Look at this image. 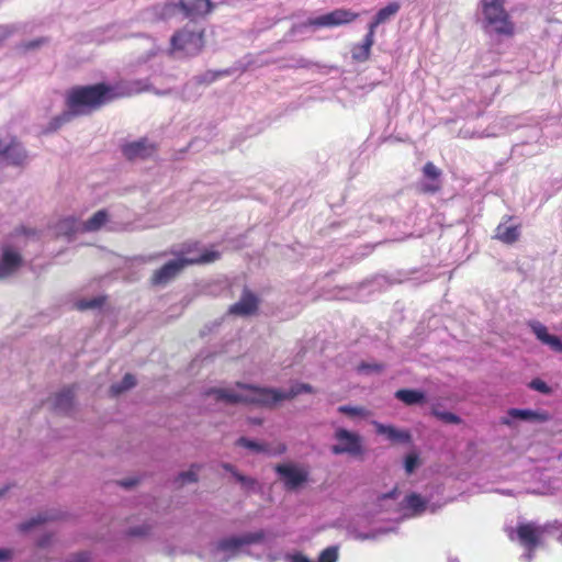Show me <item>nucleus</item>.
Returning <instances> with one entry per match:
<instances>
[{"mask_svg": "<svg viewBox=\"0 0 562 562\" xmlns=\"http://www.w3.org/2000/svg\"><path fill=\"white\" fill-rule=\"evenodd\" d=\"M265 539V531L258 530L255 532H247L243 536H233L221 539L217 542V549L223 552H236L243 546L259 543Z\"/></svg>", "mask_w": 562, "mask_h": 562, "instance_id": "1a4fd4ad", "label": "nucleus"}, {"mask_svg": "<svg viewBox=\"0 0 562 562\" xmlns=\"http://www.w3.org/2000/svg\"><path fill=\"white\" fill-rule=\"evenodd\" d=\"M5 160L12 165H21L26 159V151L15 137H12L9 144H7L4 155L2 156Z\"/></svg>", "mask_w": 562, "mask_h": 562, "instance_id": "aec40b11", "label": "nucleus"}, {"mask_svg": "<svg viewBox=\"0 0 562 562\" xmlns=\"http://www.w3.org/2000/svg\"><path fill=\"white\" fill-rule=\"evenodd\" d=\"M120 484L124 487H131L136 484V481L135 480L122 481V482H120Z\"/></svg>", "mask_w": 562, "mask_h": 562, "instance_id": "09e8293b", "label": "nucleus"}, {"mask_svg": "<svg viewBox=\"0 0 562 562\" xmlns=\"http://www.w3.org/2000/svg\"><path fill=\"white\" fill-rule=\"evenodd\" d=\"M200 470V465L193 464L188 471L181 472L178 477L177 482L180 485H183L186 483H192L198 481V471Z\"/></svg>", "mask_w": 562, "mask_h": 562, "instance_id": "c756f323", "label": "nucleus"}, {"mask_svg": "<svg viewBox=\"0 0 562 562\" xmlns=\"http://www.w3.org/2000/svg\"><path fill=\"white\" fill-rule=\"evenodd\" d=\"M395 397L406 405H415L425 402V394L418 390L401 389L395 392Z\"/></svg>", "mask_w": 562, "mask_h": 562, "instance_id": "5701e85b", "label": "nucleus"}, {"mask_svg": "<svg viewBox=\"0 0 562 562\" xmlns=\"http://www.w3.org/2000/svg\"><path fill=\"white\" fill-rule=\"evenodd\" d=\"M135 384H136L135 376L131 373H126L120 383L113 384L111 386L110 392L113 396H116V395L132 389L133 386H135Z\"/></svg>", "mask_w": 562, "mask_h": 562, "instance_id": "bb28decb", "label": "nucleus"}, {"mask_svg": "<svg viewBox=\"0 0 562 562\" xmlns=\"http://www.w3.org/2000/svg\"><path fill=\"white\" fill-rule=\"evenodd\" d=\"M496 239L503 241L504 244H514L519 238V227L518 226H505L504 224H499L496 227L495 236Z\"/></svg>", "mask_w": 562, "mask_h": 562, "instance_id": "4be33fe9", "label": "nucleus"}, {"mask_svg": "<svg viewBox=\"0 0 562 562\" xmlns=\"http://www.w3.org/2000/svg\"><path fill=\"white\" fill-rule=\"evenodd\" d=\"M109 218V214L105 210H99L88 221L82 224L83 232H97L99 231Z\"/></svg>", "mask_w": 562, "mask_h": 562, "instance_id": "b1692460", "label": "nucleus"}, {"mask_svg": "<svg viewBox=\"0 0 562 562\" xmlns=\"http://www.w3.org/2000/svg\"><path fill=\"white\" fill-rule=\"evenodd\" d=\"M432 415L447 424H459L461 422L459 416L450 412L432 409Z\"/></svg>", "mask_w": 562, "mask_h": 562, "instance_id": "72a5a7b5", "label": "nucleus"}, {"mask_svg": "<svg viewBox=\"0 0 562 562\" xmlns=\"http://www.w3.org/2000/svg\"><path fill=\"white\" fill-rule=\"evenodd\" d=\"M236 385L239 392L229 389H212L207 392V395H215L216 401H223L229 404L243 403L270 408L282 401L293 400L302 393L315 392L313 386L307 383H296L292 385L288 392L240 382Z\"/></svg>", "mask_w": 562, "mask_h": 562, "instance_id": "f03ea898", "label": "nucleus"}, {"mask_svg": "<svg viewBox=\"0 0 562 562\" xmlns=\"http://www.w3.org/2000/svg\"><path fill=\"white\" fill-rule=\"evenodd\" d=\"M54 519L53 516H48L47 514H38L36 517L23 522L20 525V530L21 531H29L31 530L33 527L37 526V525H41V524H44L48 520H52Z\"/></svg>", "mask_w": 562, "mask_h": 562, "instance_id": "2f4dec72", "label": "nucleus"}, {"mask_svg": "<svg viewBox=\"0 0 562 562\" xmlns=\"http://www.w3.org/2000/svg\"><path fill=\"white\" fill-rule=\"evenodd\" d=\"M338 412L348 416H362L364 414L363 408L349 405L339 406Z\"/></svg>", "mask_w": 562, "mask_h": 562, "instance_id": "e433bc0d", "label": "nucleus"}, {"mask_svg": "<svg viewBox=\"0 0 562 562\" xmlns=\"http://www.w3.org/2000/svg\"><path fill=\"white\" fill-rule=\"evenodd\" d=\"M405 506L411 509L414 515H420L425 512L427 502L417 493H411L405 497Z\"/></svg>", "mask_w": 562, "mask_h": 562, "instance_id": "393cba45", "label": "nucleus"}, {"mask_svg": "<svg viewBox=\"0 0 562 562\" xmlns=\"http://www.w3.org/2000/svg\"><path fill=\"white\" fill-rule=\"evenodd\" d=\"M507 414L512 418L537 422V423H546V422L550 420V418H551L550 414L546 411L510 408L507 412Z\"/></svg>", "mask_w": 562, "mask_h": 562, "instance_id": "6ab92c4d", "label": "nucleus"}, {"mask_svg": "<svg viewBox=\"0 0 562 562\" xmlns=\"http://www.w3.org/2000/svg\"><path fill=\"white\" fill-rule=\"evenodd\" d=\"M22 265V256L11 247H4L0 259V279L11 276Z\"/></svg>", "mask_w": 562, "mask_h": 562, "instance_id": "ddd939ff", "label": "nucleus"}, {"mask_svg": "<svg viewBox=\"0 0 562 562\" xmlns=\"http://www.w3.org/2000/svg\"><path fill=\"white\" fill-rule=\"evenodd\" d=\"M514 532H516L517 540L527 550V560H532L535 550L542 544V537L547 532V526H539L535 522L519 524L516 529L508 531V537L514 540Z\"/></svg>", "mask_w": 562, "mask_h": 562, "instance_id": "39448f33", "label": "nucleus"}, {"mask_svg": "<svg viewBox=\"0 0 562 562\" xmlns=\"http://www.w3.org/2000/svg\"><path fill=\"white\" fill-rule=\"evenodd\" d=\"M157 151V145L150 143L147 138H140L135 142L125 144L122 153L128 160L146 159Z\"/></svg>", "mask_w": 562, "mask_h": 562, "instance_id": "9b49d317", "label": "nucleus"}, {"mask_svg": "<svg viewBox=\"0 0 562 562\" xmlns=\"http://www.w3.org/2000/svg\"><path fill=\"white\" fill-rule=\"evenodd\" d=\"M222 468H223L225 471H227V472L232 473V474H233V476H234V475H235V473L237 472L236 468H235L234 465L229 464V463H222Z\"/></svg>", "mask_w": 562, "mask_h": 562, "instance_id": "49530a36", "label": "nucleus"}, {"mask_svg": "<svg viewBox=\"0 0 562 562\" xmlns=\"http://www.w3.org/2000/svg\"><path fill=\"white\" fill-rule=\"evenodd\" d=\"M234 477L243 485L245 486H254L256 481L239 473L238 471L235 473Z\"/></svg>", "mask_w": 562, "mask_h": 562, "instance_id": "58836bf2", "label": "nucleus"}, {"mask_svg": "<svg viewBox=\"0 0 562 562\" xmlns=\"http://www.w3.org/2000/svg\"><path fill=\"white\" fill-rule=\"evenodd\" d=\"M5 147H7V144H4V143L0 139V157H2V156L4 155Z\"/></svg>", "mask_w": 562, "mask_h": 562, "instance_id": "603ef678", "label": "nucleus"}, {"mask_svg": "<svg viewBox=\"0 0 562 562\" xmlns=\"http://www.w3.org/2000/svg\"><path fill=\"white\" fill-rule=\"evenodd\" d=\"M441 170L436 167L431 161H428L423 167V175L425 178L431 180L428 183L422 184L420 191L423 193H436L441 189L440 177Z\"/></svg>", "mask_w": 562, "mask_h": 562, "instance_id": "4468645a", "label": "nucleus"}, {"mask_svg": "<svg viewBox=\"0 0 562 562\" xmlns=\"http://www.w3.org/2000/svg\"><path fill=\"white\" fill-rule=\"evenodd\" d=\"M505 0H482V12L492 9L505 8Z\"/></svg>", "mask_w": 562, "mask_h": 562, "instance_id": "4c0bfd02", "label": "nucleus"}, {"mask_svg": "<svg viewBox=\"0 0 562 562\" xmlns=\"http://www.w3.org/2000/svg\"><path fill=\"white\" fill-rule=\"evenodd\" d=\"M359 18V13L349 9H336L326 14L308 19L306 26L313 27H335L349 24Z\"/></svg>", "mask_w": 562, "mask_h": 562, "instance_id": "6e6552de", "label": "nucleus"}, {"mask_svg": "<svg viewBox=\"0 0 562 562\" xmlns=\"http://www.w3.org/2000/svg\"><path fill=\"white\" fill-rule=\"evenodd\" d=\"M400 3L397 2H391L386 7L380 9L373 20L369 23L368 30L375 34L376 27L386 22L389 19H391L393 15H395L400 11Z\"/></svg>", "mask_w": 562, "mask_h": 562, "instance_id": "412c9836", "label": "nucleus"}, {"mask_svg": "<svg viewBox=\"0 0 562 562\" xmlns=\"http://www.w3.org/2000/svg\"><path fill=\"white\" fill-rule=\"evenodd\" d=\"M236 445L240 446V447H244V448H247V449H250V450L256 451V452H269L268 447L265 443H260V442L250 440V439L245 438V437H240L236 441Z\"/></svg>", "mask_w": 562, "mask_h": 562, "instance_id": "7c9ffc66", "label": "nucleus"}, {"mask_svg": "<svg viewBox=\"0 0 562 562\" xmlns=\"http://www.w3.org/2000/svg\"><path fill=\"white\" fill-rule=\"evenodd\" d=\"M74 400V391L67 389L55 396V408L59 411H68L71 408Z\"/></svg>", "mask_w": 562, "mask_h": 562, "instance_id": "a878e982", "label": "nucleus"}, {"mask_svg": "<svg viewBox=\"0 0 562 562\" xmlns=\"http://www.w3.org/2000/svg\"><path fill=\"white\" fill-rule=\"evenodd\" d=\"M419 464L418 454L413 452L405 457L404 468L407 474H412Z\"/></svg>", "mask_w": 562, "mask_h": 562, "instance_id": "f704fd0d", "label": "nucleus"}, {"mask_svg": "<svg viewBox=\"0 0 562 562\" xmlns=\"http://www.w3.org/2000/svg\"><path fill=\"white\" fill-rule=\"evenodd\" d=\"M0 495H2V492H0Z\"/></svg>", "mask_w": 562, "mask_h": 562, "instance_id": "6e6d98bb", "label": "nucleus"}, {"mask_svg": "<svg viewBox=\"0 0 562 562\" xmlns=\"http://www.w3.org/2000/svg\"><path fill=\"white\" fill-rule=\"evenodd\" d=\"M259 299L250 290L245 289L238 302L231 305L228 313L236 316H250L257 313Z\"/></svg>", "mask_w": 562, "mask_h": 562, "instance_id": "f8f14e48", "label": "nucleus"}, {"mask_svg": "<svg viewBox=\"0 0 562 562\" xmlns=\"http://www.w3.org/2000/svg\"><path fill=\"white\" fill-rule=\"evenodd\" d=\"M361 369L374 371V372H381L383 370V366L379 363L373 364H361Z\"/></svg>", "mask_w": 562, "mask_h": 562, "instance_id": "79ce46f5", "label": "nucleus"}, {"mask_svg": "<svg viewBox=\"0 0 562 562\" xmlns=\"http://www.w3.org/2000/svg\"><path fill=\"white\" fill-rule=\"evenodd\" d=\"M45 544H46V542L44 540L40 542L41 547H44Z\"/></svg>", "mask_w": 562, "mask_h": 562, "instance_id": "5fc2aeb1", "label": "nucleus"}, {"mask_svg": "<svg viewBox=\"0 0 562 562\" xmlns=\"http://www.w3.org/2000/svg\"><path fill=\"white\" fill-rule=\"evenodd\" d=\"M177 4L175 3H166L162 8L164 14L168 15L175 12Z\"/></svg>", "mask_w": 562, "mask_h": 562, "instance_id": "a18cd8bd", "label": "nucleus"}, {"mask_svg": "<svg viewBox=\"0 0 562 562\" xmlns=\"http://www.w3.org/2000/svg\"><path fill=\"white\" fill-rule=\"evenodd\" d=\"M529 386L532 389V390H536L542 394H549L551 393V387L544 382L542 381L541 379H533Z\"/></svg>", "mask_w": 562, "mask_h": 562, "instance_id": "c9c22d12", "label": "nucleus"}, {"mask_svg": "<svg viewBox=\"0 0 562 562\" xmlns=\"http://www.w3.org/2000/svg\"><path fill=\"white\" fill-rule=\"evenodd\" d=\"M56 229L60 235L71 236L77 232V220L72 216L65 217L57 223Z\"/></svg>", "mask_w": 562, "mask_h": 562, "instance_id": "cd10ccee", "label": "nucleus"}, {"mask_svg": "<svg viewBox=\"0 0 562 562\" xmlns=\"http://www.w3.org/2000/svg\"><path fill=\"white\" fill-rule=\"evenodd\" d=\"M179 5L188 16H204L214 8L211 0H179Z\"/></svg>", "mask_w": 562, "mask_h": 562, "instance_id": "dca6fc26", "label": "nucleus"}, {"mask_svg": "<svg viewBox=\"0 0 562 562\" xmlns=\"http://www.w3.org/2000/svg\"><path fill=\"white\" fill-rule=\"evenodd\" d=\"M105 302L104 296H98L90 300H79L75 303L78 311L93 310L101 307Z\"/></svg>", "mask_w": 562, "mask_h": 562, "instance_id": "c85d7f7f", "label": "nucleus"}, {"mask_svg": "<svg viewBox=\"0 0 562 562\" xmlns=\"http://www.w3.org/2000/svg\"><path fill=\"white\" fill-rule=\"evenodd\" d=\"M485 27H490L495 34L512 37L515 34V24L505 8L492 9L482 12Z\"/></svg>", "mask_w": 562, "mask_h": 562, "instance_id": "0eeeda50", "label": "nucleus"}, {"mask_svg": "<svg viewBox=\"0 0 562 562\" xmlns=\"http://www.w3.org/2000/svg\"><path fill=\"white\" fill-rule=\"evenodd\" d=\"M532 333L544 345H548L552 350L562 352V341L561 339L548 333L547 327L540 322H531L529 324Z\"/></svg>", "mask_w": 562, "mask_h": 562, "instance_id": "2eb2a0df", "label": "nucleus"}, {"mask_svg": "<svg viewBox=\"0 0 562 562\" xmlns=\"http://www.w3.org/2000/svg\"><path fill=\"white\" fill-rule=\"evenodd\" d=\"M374 426L379 435L385 436L393 443H409L412 441V435L408 430L397 429L392 425H383L376 422L374 423Z\"/></svg>", "mask_w": 562, "mask_h": 562, "instance_id": "f3484780", "label": "nucleus"}, {"mask_svg": "<svg viewBox=\"0 0 562 562\" xmlns=\"http://www.w3.org/2000/svg\"><path fill=\"white\" fill-rule=\"evenodd\" d=\"M338 547L331 546L324 549L318 557V562H337Z\"/></svg>", "mask_w": 562, "mask_h": 562, "instance_id": "473e14b6", "label": "nucleus"}, {"mask_svg": "<svg viewBox=\"0 0 562 562\" xmlns=\"http://www.w3.org/2000/svg\"><path fill=\"white\" fill-rule=\"evenodd\" d=\"M291 562H313V561L301 553H296V554L292 555Z\"/></svg>", "mask_w": 562, "mask_h": 562, "instance_id": "c03bdc74", "label": "nucleus"}, {"mask_svg": "<svg viewBox=\"0 0 562 562\" xmlns=\"http://www.w3.org/2000/svg\"><path fill=\"white\" fill-rule=\"evenodd\" d=\"M124 95L123 92H116L114 87L104 82L72 87L66 94L68 110L49 122L48 131H57L75 116L88 115Z\"/></svg>", "mask_w": 562, "mask_h": 562, "instance_id": "f257e3e1", "label": "nucleus"}, {"mask_svg": "<svg viewBox=\"0 0 562 562\" xmlns=\"http://www.w3.org/2000/svg\"><path fill=\"white\" fill-rule=\"evenodd\" d=\"M90 560V553L87 551H82L79 553H76L70 562H88Z\"/></svg>", "mask_w": 562, "mask_h": 562, "instance_id": "ea45409f", "label": "nucleus"}, {"mask_svg": "<svg viewBox=\"0 0 562 562\" xmlns=\"http://www.w3.org/2000/svg\"><path fill=\"white\" fill-rule=\"evenodd\" d=\"M374 35L368 30L362 43L352 46L351 57L353 60L363 63L370 58L371 48L374 45Z\"/></svg>", "mask_w": 562, "mask_h": 562, "instance_id": "a211bd4d", "label": "nucleus"}, {"mask_svg": "<svg viewBox=\"0 0 562 562\" xmlns=\"http://www.w3.org/2000/svg\"><path fill=\"white\" fill-rule=\"evenodd\" d=\"M336 443L331 446V453L349 454L351 457H361L364 453L362 438L359 434L345 428H337L334 432Z\"/></svg>", "mask_w": 562, "mask_h": 562, "instance_id": "423d86ee", "label": "nucleus"}, {"mask_svg": "<svg viewBox=\"0 0 562 562\" xmlns=\"http://www.w3.org/2000/svg\"><path fill=\"white\" fill-rule=\"evenodd\" d=\"M221 254L217 250H205L196 258H180L170 260L157 269L151 278V285H164L175 279L187 266L205 265L218 260Z\"/></svg>", "mask_w": 562, "mask_h": 562, "instance_id": "7ed1b4c3", "label": "nucleus"}, {"mask_svg": "<svg viewBox=\"0 0 562 562\" xmlns=\"http://www.w3.org/2000/svg\"><path fill=\"white\" fill-rule=\"evenodd\" d=\"M397 494H398L397 487H394L392 491H390L387 493H384L381 496H379V499L380 501H384V499H387V498H396Z\"/></svg>", "mask_w": 562, "mask_h": 562, "instance_id": "37998d69", "label": "nucleus"}, {"mask_svg": "<svg viewBox=\"0 0 562 562\" xmlns=\"http://www.w3.org/2000/svg\"><path fill=\"white\" fill-rule=\"evenodd\" d=\"M170 45L173 50L183 52L187 56L196 55L204 47V30L187 25L172 35Z\"/></svg>", "mask_w": 562, "mask_h": 562, "instance_id": "20e7f679", "label": "nucleus"}, {"mask_svg": "<svg viewBox=\"0 0 562 562\" xmlns=\"http://www.w3.org/2000/svg\"><path fill=\"white\" fill-rule=\"evenodd\" d=\"M11 557V552L9 550L0 549V562L5 561Z\"/></svg>", "mask_w": 562, "mask_h": 562, "instance_id": "de8ad7c7", "label": "nucleus"}, {"mask_svg": "<svg viewBox=\"0 0 562 562\" xmlns=\"http://www.w3.org/2000/svg\"><path fill=\"white\" fill-rule=\"evenodd\" d=\"M300 66L304 67V68H308L312 66V63L310 60L302 59Z\"/></svg>", "mask_w": 562, "mask_h": 562, "instance_id": "3c124183", "label": "nucleus"}, {"mask_svg": "<svg viewBox=\"0 0 562 562\" xmlns=\"http://www.w3.org/2000/svg\"><path fill=\"white\" fill-rule=\"evenodd\" d=\"M274 471L284 480L286 490L293 491L307 482L308 472L293 464H277Z\"/></svg>", "mask_w": 562, "mask_h": 562, "instance_id": "9d476101", "label": "nucleus"}, {"mask_svg": "<svg viewBox=\"0 0 562 562\" xmlns=\"http://www.w3.org/2000/svg\"><path fill=\"white\" fill-rule=\"evenodd\" d=\"M285 450H286V446H285L284 443H280V445L278 446V448L276 449V453H277V454H282V453H284V452H285Z\"/></svg>", "mask_w": 562, "mask_h": 562, "instance_id": "8fccbe9b", "label": "nucleus"}, {"mask_svg": "<svg viewBox=\"0 0 562 562\" xmlns=\"http://www.w3.org/2000/svg\"><path fill=\"white\" fill-rule=\"evenodd\" d=\"M37 45H38V43H30V44L27 45V47H36Z\"/></svg>", "mask_w": 562, "mask_h": 562, "instance_id": "864d4df0", "label": "nucleus"}, {"mask_svg": "<svg viewBox=\"0 0 562 562\" xmlns=\"http://www.w3.org/2000/svg\"><path fill=\"white\" fill-rule=\"evenodd\" d=\"M149 531V528L146 526V527H138V528H133L128 531V535L130 536H133V537H140V536H145L147 535Z\"/></svg>", "mask_w": 562, "mask_h": 562, "instance_id": "a19ab883", "label": "nucleus"}]
</instances>
